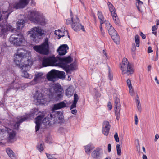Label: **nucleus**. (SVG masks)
<instances>
[{
  "label": "nucleus",
  "mask_w": 159,
  "mask_h": 159,
  "mask_svg": "<svg viewBox=\"0 0 159 159\" xmlns=\"http://www.w3.org/2000/svg\"><path fill=\"white\" fill-rule=\"evenodd\" d=\"M73 60L70 56L63 57L53 56L45 57L43 59L42 65L44 67L49 66H58L62 68L67 74H71L70 71L75 69V64L72 63L68 65L67 64L71 63Z\"/></svg>",
  "instance_id": "f257e3e1"
},
{
  "label": "nucleus",
  "mask_w": 159,
  "mask_h": 159,
  "mask_svg": "<svg viewBox=\"0 0 159 159\" xmlns=\"http://www.w3.org/2000/svg\"><path fill=\"white\" fill-rule=\"evenodd\" d=\"M11 11H3L1 13L0 16V27L2 28L1 29V34L2 35H5L7 34L8 31L12 32L13 27L7 24V20Z\"/></svg>",
  "instance_id": "f03ea898"
},
{
  "label": "nucleus",
  "mask_w": 159,
  "mask_h": 159,
  "mask_svg": "<svg viewBox=\"0 0 159 159\" xmlns=\"http://www.w3.org/2000/svg\"><path fill=\"white\" fill-rule=\"evenodd\" d=\"M25 51L22 49H18L14 55V61L17 66L23 69L29 66L28 60L26 58Z\"/></svg>",
  "instance_id": "7ed1b4c3"
},
{
  "label": "nucleus",
  "mask_w": 159,
  "mask_h": 159,
  "mask_svg": "<svg viewBox=\"0 0 159 159\" xmlns=\"http://www.w3.org/2000/svg\"><path fill=\"white\" fill-rule=\"evenodd\" d=\"M27 18L32 22L42 25H44L46 23L44 17L38 11H30L28 12Z\"/></svg>",
  "instance_id": "20e7f679"
},
{
  "label": "nucleus",
  "mask_w": 159,
  "mask_h": 159,
  "mask_svg": "<svg viewBox=\"0 0 159 159\" xmlns=\"http://www.w3.org/2000/svg\"><path fill=\"white\" fill-rule=\"evenodd\" d=\"M49 43L48 39L46 37L41 45H35L33 47V48L39 53L47 55L49 53Z\"/></svg>",
  "instance_id": "39448f33"
},
{
  "label": "nucleus",
  "mask_w": 159,
  "mask_h": 159,
  "mask_svg": "<svg viewBox=\"0 0 159 159\" xmlns=\"http://www.w3.org/2000/svg\"><path fill=\"white\" fill-rule=\"evenodd\" d=\"M121 69L123 74H126L129 75L134 72L133 65L129 63L127 59L125 58H123L122 63L120 64Z\"/></svg>",
  "instance_id": "423d86ee"
},
{
  "label": "nucleus",
  "mask_w": 159,
  "mask_h": 159,
  "mask_svg": "<svg viewBox=\"0 0 159 159\" xmlns=\"http://www.w3.org/2000/svg\"><path fill=\"white\" fill-rule=\"evenodd\" d=\"M65 77V73L64 71L55 70H52L48 73L47 75L48 80L50 81H54L56 78L64 79Z\"/></svg>",
  "instance_id": "0eeeda50"
},
{
  "label": "nucleus",
  "mask_w": 159,
  "mask_h": 159,
  "mask_svg": "<svg viewBox=\"0 0 159 159\" xmlns=\"http://www.w3.org/2000/svg\"><path fill=\"white\" fill-rule=\"evenodd\" d=\"M10 42L15 46H21L25 42L23 36L21 34L11 35L9 38Z\"/></svg>",
  "instance_id": "6e6552de"
},
{
  "label": "nucleus",
  "mask_w": 159,
  "mask_h": 159,
  "mask_svg": "<svg viewBox=\"0 0 159 159\" xmlns=\"http://www.w3.org/2000/svg\"><path fill=\"white\" fill-rule=\"evenodd\" d=\"M52 97L55 100H58L63 97V89L61 86L56 85L50 90Z\"/></svg>",
  "instance_id": "1a4fd4ad"
},
{
  "label": "nucleus",
  "mask_w": 159,
  "mask_h": 159,
  "mask_svg": "<svg viewBox=\"0 0 159 159\" xmlns=\"http://www.w3.org/2000/svg\"><path fill=\"white\" fill-rule=\"evenodd\" d=\"M50 125L55 123H60L61 122L63 115L60 112L52 113L49 115Z\"/></svg>",
  "instance_id": "9d476101"
},
{
  "label": "nucleus",
  "mask_w": 159,
  "mask_h": 159,
  "mask_svg": "<svg viewBox=\"0 0 159 159\" xmlns=\"http://www.w3.org/2000/svg\"><path fill=\"white\" fill-rule=\"evenodd\" d=\"M71 21V26L74 31H77L82 30L83 31H85L84 27L82 25L79 19L76 16L72 18Z\"/></svg>",
  "instance_id": "9b49d317"
},
{
  "label": "nucleus",
  "mask_w": 159,
  "mask_h": 159,
  "mask_svg": "<svg viewBox=\"0 0 159 159\" xmlns=\"http://www.w3.org/2000/svg\"><path fill=\"white\" fill-rule=\"evenodd\" d=\"M34 98L37 105L43 104L46 102L43 94L38 91H36L34 94Z\"/></svg>",
  "instance_id": "f8f14e48"
},
{
  "label": "nucleus",
  "mask_w": 159,
  "mask_h": 159,
  "mask_svg": "<svg viewBox=\"0 0 159 159\" xmlns=\"http://www.w3.org/2000/svg\"><path fill=\"white\" fill-rule=\"evenodd\" d=\"M115 111L116 119L118 120L120 118V99L115 97L114 99Z\"/></svg>",
  "instance_id": "ddd939ff"
},
{
  "label": "nucleus",
  "mask_w": 159,
  "mask_h": 159,
  "mask_svg": "<svg viewBox=\"0 0 159 159\" xmlns=\"http://www.w3.org/2000/svg\"><path fill=\"white\" fill-rule=\"evenodd\" d=\"M20 82V81L15 80L13 81L9 85L8 88L6 89V90L5 91L6 93H7L8 91L11 89H13L15 90H17L21 87Z\"/></svg>",
  "instance_id": "4468645a"
},
{
  "label": "nucleus",
  "mask_w": 159,
  "mask_h": 159,
  "mask_svg": "<svg viewBox=\"0 0 159 159\" xmlns=\"http://www.w3.org/2000/svg\"><path fill=\"white\" fill-rule=\"evenodd\" d=\"M108 4L109 10L111 12L112 16L115 23L116 24H119V21L115 10L114 7L113 5L110 2H108Z\"/></svg>",
  "instance_id": "2eb2a0df"
},
{
  "label": "nucleus",
  "mask_w": 159,
  "mask_h": 159,
  "mask_svg": "<svg viewBox=\"0 0 159 159\" xmlns=\"http://www.w3.org/2000/svg\"><path fill=\"white\" fill-rule=\"evenodd\" d=\"M30 0H20L19 2H16L13 6V8L16 9L23 8L27 6Z\"/></svg>",
  "instance_id": "dca6fc26"
},
{
  "label": "nucleus",
  "mask_w": 159,
  "mask_h": 159,
  "mask_svg": "<svg viewBox=\"0 0 159 159\" xmlns=\"http://www.w3.org/2000/svg\"><path fill=\"white\" fill-rule=\"evenodd\" d=\"M69 48L66 44H63L59 47L57 51L59 56L64 55L67 52V50Z\"/></svg>",
  "instance_id": "f3484780"
},
{
  "label": "nucleus",
  "mask_w": 159,
  "mask_h": 159,
  "mask_svg": "<svg viewBox=\"0 0 159 159\" xmlns=\"http://www.w3.org/2000/svg\"><path fill=\"white\" fill-rule=\"evenodd\" d=\"M4 129L6 131V132L5 134L6 133H7L8 134V141L11 142H13L14 139H15L16 135V132L12 130L9 128L5 127V129Z\"/></svg>",
  "instance_id": "a211bd4d"
},
{
  "label": "nucleus",
  "mask_w": 159,
  "mask_h": 159,
  "mask_svg": "<svg viewBox=\"0 0 159 159\" xmlns=\"http://www.w3.org/2000/svg\"><path fill=\"white\" fill-rule=\"evenodd\" d=\"M26 117H17L16 119L18 120L15 123H12L15 129H18L20 124L21 123L28 119L29 118L28 116H29V115H26Z\"/></svg>",
  "instance_id": "6ab92c4d"
},
{
  "label": "nucleus",
  "mask_w": 159,
  "mask_h": 159,
  "mask_svg": "<svg viewBox=\"0 0 159 159\" xmlns=\"http://www.w3.org/2000/svg\"><path fill=\"white\" fill-rule=\"evenodd\" d=\"M43 74L42 72L38 73L35 74V77L33 80L30 83V84L33 85L38 83L43 78Z\"/></svg>",
  "instance_id": "aec40b11"
},
{
  "label": "nucleus",
  "mask_w": 159,
  "mask_h": 159,
  "mask_svg": "<svg viewBox=\"0 0 159 159\" xmlns=\"http://www.w3.org/2000/svg\"><path fill=\"white\" fill-rule=\"evenodd\" d=\"M110 125L108 121H104L103 123L102 132L106 136L108 134Z\"/></svg>",
  "instance_id": "412c9836"
},
{
  "label": "nucleus",
  "mask_w": 159,
  "mask_h": 159,
  "mask_svg": "<svg viewBox=\"0 0 159 159\" xmlns=\"http://www.w3.org/2000/svg\"><path fill=\"white\" fill-rule=\"evenodd\" d=\"M105 24L106 28L108 30L109 33L111 36L117 33L114 28L109 22H106Z\"/></svg>",
  "instance_id": "4be33fe9"
},
{
  "label": "nucleus",
  "mask_w": 159,
  "mask_h": 159,
  "mask_svg": "<svg viewBox=\"0 0 159 159\" xmlns=\"http://www.w3.org/2000/svg\"><path fill=\"white\" fill-rule=\"evenodd\" d=\"M43 117V116L39 115L35 118V123L36 124L35 130L36 132L38 131L39 129L40 124Z\"/></svg>",
  "instance_id": "5701e85b"
},
{
  "label": "nucleus",
  "mask_w": 159,
  "mask_h": 159,
  "mask_svg": "<svg viewBox=\"0 0 159 159\" xmlns=\"http://www.w3.org/2000/svg\"><path fill=\"white\" fill-rule=\"evenodd\" d=\"M31 30L34 31L39 36H42L44 34V31L39 27H34L31 29Z\"/></svg>",
  "instance_id": "b1692460"
},
{
  "label": "nucleus",
  "mask_w": 159,
  "mask_h": 159,
  "mask_svg": "<svg viewBox=\"0 0 159 159\" xmlns=\"http://www.w3.org/2000/svg\"><path fill=\"white\" fill-rule=\"evenodd\" d=\"M28 34H30V37L31 39L34 41L36 42L38 38V34L34 31L31 30V29L30 31L27 32Z\"/></svg>",
  "instance_id": "393cba45"
},
{
  "label": "nucleus",
  "mask_w": 159,
  "mask_h": 159,
  "mask_svg": "<svg viewBox=\"0 0 159 159\" xmlns=\"http://www.w3.org/2000/svg\"><path fill=\"white\" fill-rule=\"evenodd\" d=\"M66 107V104L63 102H61L55 104L54 105L53 109L56 110L61 109Z\"/></svg>",
  "instance_id": "a878e982"
},
{
  "label": "nucleus",
  "mask_w": 159,
  "mask_h": 159,
  "mask_svg": "<svg viewBox=\"0 0 159 159\" xmlns=\"http://www.w3.org/2000/svg\"><path fill=\"white\" fill-rule=\"evenodd\" d=\"M74 89L72 86H70L66 90V95L68 97L73 95L74 93Z\"/></svg>",
  "instance_id": "bb28decb"
},
{
  "label": "nucleus",
  "mask_w": 159,
  "mask_h": 159,
  "mask_svg": "<svg viewBox=\"0 0 159 159\" xmlns=\"http://www.w3.org/2000/svg\"><path fill=\"white\" fill-rule=\"evenodd\" d=\"M6 152L11 158L12 159H16V156L13 151L10 148H8L6 149Z\"/></svg>",
  "instance_id": "cd10ccee"
},
{
  "label": "nucleus",
  "mask_w": 159,
  "mask_h": 159,
  "mask_svg": "<svg viewBox=\"0 0 159 159\" xmlns=\"http://www.w3.org/2000/svg\"><path fill=\"white\" fill-rule=\"evenodd\" d=\"M85 151L88 155H89L91 150L94 149V147L93 144L89 143L87 145L84 146Z\"/></svg>",
  "instance_id": "c85d7f7f"
},
{
  "label": "nucleus",
  "mask_w": 159,
  "mask_h": 159,
  "mask_svg": "<svg viewBox=\"0 0 159 159\" xmlns=\"http://www.w3.org/2000/svg\"><path fill=\"white\" fill-rule=\"evenodd\" d=\"M79 97L78 95L76 93L74 94V99L73 103L70 106V109H72L76 107V104L78 102Z\"/></svg>",
  "instance_id": "c756f323"
},
{
  "label": "nucleus",
  "mask_w": 159,
  "mask_h": 159,
  "mask_svg": "<svg viewBox=\"0 0 159 159\" xmlns=\"http://www.w3.org/2000/svg\"><path fill=\"white\" fill-rule=\"evenodd\" d=\"M100 155V149H98L94 150L92 153V157L95 159H98Z\"/></svg>",
  "instance_id": "7c9ffc66"
},
{
  "label": "nucleus",
  "mask_w": 159,
  "mask_h": 159,
  "mask_svg": "<svg viewBox=\"0 0 159 159\" xmlns=\"http://www.w3.org/2000/svg\"><path fill=\"white\" fill-rule=\"evenodd\" d=\"M25 21L23 20H19L17 23V28L18 29H20L23 28L25 24Z\"/></svg>",
  "instance_id": "2f4dec72"
},
{
  "label": "nucleus",
  "mask_w": 159,
  "mask_h": 159,
  "mask_svg": "<svg viewBox=\"0 0 159 159\" xmlns=\"http://www.w3.org/2000/svg\"><path fill=\"white\" fill-rule=\"evenodd\" d=\"M111 37L116 44H118L120 43V38L117 33L111 36Z\"/></svg>",
  "instance_id": "473e14b6"
},
{
  "label": "nucleus",
  "mask_w": 159,
  "mask_h": 159,
  "mask_svg": "<svg viewBox=\"0 0 159 159\" xmlns=\"http://www.w3.org/2000/svg\"><path fill=\"white\" fill-rule=\"evenodd\" d=\"M98 18L100 20V23L103 24L105 23V20L104 19L103 16L100 11H98Z\"/></svg>",
  "instance_id": "72a5a7b5"
},
{
  "label": "nucleus",
  "mask_w": 159,
  "mask_h": 159,
  "mask_svg": "<svg viewBox=\"0 0 159 159\" xmlns=\"http://www.w3.org/2000/svg\"><path fill=\"white\" fill-rule=\"evenodd\" d=\"M49 116L48 115L47 117L45 118L43 120V123L45 125H50Z\"/></svg>",
  "instance_id": "f704fd0d"
},
{
  "label": "nucleus",
  "mask_w": 159,
  "mask_h": 159,
  "mask_svg": "<svg viewBox=\"0 0 159 159\" xmlns=\"http://www.w3.org/2000/svg\"><path fill=\"white\" fill-rule=\"evenodd\" d=\"M6 132V130L2 128H0V139H2L5 136V134Z\"/></svg>",
  "instance_id": "c9c22d12"
},
{
  "label": "nucleus",
  "mask_w": 159,
  "mask_h": 159,
  "mask_svg": "<svg viewBox=\"0 0 159 159\" xmlns=\"http://www.w3.org/2000/svg\"><path fill=\"white\" fill-rule=\"evenodd\" d=\"M37 148L39 151L40 152L43 151L44 149L43 143H41L38 144L37 146Z\"/></svg>",
  "instance_id": "e433bc0d"
},
{
  "label": "nucleus",
  "mask_w": 159,
  "mask_h": 159,
  "mask_svg": "<svg viewBox=\"0 0 159 159\" xmlns=\"http://www.w3.org/2000/svg\"><path fill=\"white\" fill-rule=\"evenodd\" d=\"M136 0L137 1V2L136 3V6L138 11H141L140 8L141 6L143 5V3L142 1H140V0Z\"/></svg>",
  "instance_id": "4c0bfd02"
},
{
  "label": "nucleus",
  "mask_w": 159,
  "mask_h": 159,
  "mask_svg": "<svg viewBox=\"0 0 159 159\" xmlns=\"http://www.w3.org/2000/svg\"><path fill=\"white\" fill-rule=\"evenodd\" d=\"M58 131L59 133H60L62 134H64L67 132V130L66 128H64L62 127H61L59 128Z\"/></svg>",
  "instance_id": "58836bf2"
},
{
  "label": "nucleus",
  "mask_w": 159,
  "mask_h": 159,
  "mask_svg": "<svg viewBox=\"0 0 159 159\" xmlns=\"http://www.w3.org/2000/svg\"><path fill=\"white\" fill-rule=\"evenodd\" d=\"M135 40L136 43V46L139 47V46L140 40L139 37L138 35H136L135 37Z\"/></svg>",
  "instance_id": "ea45409f"
},
{
  "label": "nucleus",
  "mask_w": 159,
  "mask_h": 159,
  "mask_svg": "<svg viewBox=\"0 0 159 159\" xmlns=\"http://www.w3.org/2000/svg\"><path fill=\"white\" fill-rule=\"evenodd\" d=\"M116 148L118 155L120 156L121 155V148L120 145L117 144L116 145Z\"/></svg>",
  "instance_id": "a19ab883"
},
{
  "label": "nucleus",
  "mask_w": 159,
  "mask_h": 159,
  "mask_svg": "<svg viewBox=\"0 0 159 159\" xmlns=\"http://www.w3.org/2000/svg\"><path fill=\"white\" fill-rule=\"evenodd\" d=\"M65 33H66L67 34V35L68 38H70V36L68 34V33L67 31H64L63 32H62L60 30V34H61V35H60L59 37L58 38V39H59L61 37H64L65 35L64 33L65 34Z\"/></svg>",
  "instance_id": "79ce46f5"
},
{
  "label": "nucleus",
  "mask_w": 159,
  "mask_h": 159,
  "mask_svg": "<svg viewBox=\"0 0 159 159\" xmlns=\"http://www.w3.org/2000/svg\"><path fill=\"white\" fill-rule=\"evenodd\" d=\"M102 24H101V23H100V33H101V35L103 36H105V33L104 32V31H103L102 28Z\"/></svg>",
  "instance_id": "37998d69"
},
{
  "label": "nucleus",
  "mask_w": 159,
  "mask_h": 159,
  "mask_svg": "<svg viewBox=\"0 0 159 159\" xmlns=\"http://www.w3.org/2000/svg\"><path fill=\"white\" fill-rule=\"evenodd\" d=\"M137 107L138 111L139 112H141V111L142 109L141 108V105L140 102H139L138 103H137Z\"/></svg>",
  "instance_id": "c03bdc74"
},
{
  "label": "nucleus",
  "mask_w": 159,
  "mask_h": 159,
  "mask_svg": "<svg viewBox=\"0 0 159 159\" xmlns=\"http://www.w3.org/2000/svg\"><path fill=\"white\" fill-rule=\"evenodd\" d=\"M114 138L116 142H118L119 141V137L117 132H116L114 135Z\"/></svg>",
  "instance_id": "a18cd8bd"
},
{
  "label": "nucleus",
  "mask_w": 159,
  "mask_h": 159,
  "mask_svg": "<svg viewBox=\"0 0 159 159\" xmlns=\"http://www.w3.org/2000/svg\"><path fill=\"white\" fill-rule=\"evenodd\" d=\"M22 76L26 78H28L29 77V74L26 71H24L23 72Z\"/></svg>",
  "instance_id": "49530a36"
},
{
  "label": "nucleus",
  "mask_w": 159,
  "mask_h": 159,
  "mask_svg": "<svg viewBox=\"0 0 159 159\" xmlns=\"http://www.w3.org/2000/svg\"><path fill=\"white\" fill-rule=\"evenodd\" d=\"M127 84L128 85V86L129 88L131 87V81L129 79H127L126 81Z\"/></svg>",
  "instance_id": "de8ad7c7"
},
{
  "label": "nucleus",
  "mask_w": 159,
  "mask_h": 159,
  "mask_svg": "<svg viewBox=\"0 0 159 159\" xmlns=\"http://www.w3.org/2000/svg\"><path fill=\"white\" fill-rule=\"evenodd\" d=\"M60 30H56L55 32V34L56 35H57L58 36V37H59L60 35H61V34H60Z\"/></svg>",
  "instance_id": "09e8293b"
},
{
  "label": "nucleus",
  "mask_w": 159,
  "mask_h": 159,
  "mask_svg": "<svg viewBox=\"0 0 159 159\" xmlns=\"http://www.w3.org/2000/svg\"><path fill=\"white\" fill-rule=\"evenodd\" d=\"M108 78L109 79L111 80L113 79V76L111 74L110 72V69H109V71L108 73Z\"/></svg>",
  "instance_id": "8fccbe9b"
},
{
  "label": "nucleus",
  "mask_w": 159,
  "mask_h": 159,
  "mask_svg": "<svg viewBox=\"0 0 159 159\" xmlns=\"http://www.w3.org/2000/svg\"><path fill=\"white\" fill-rule=\"evenodd\" d=\"M136 48L135 46V44L134 43L132 44V48L131 49V50L133 52H135L136 50Z\"/></svg>",
  "instance_id": "3c124183"
},
{
  "label": "nucleus",
  "mask_w": 159,
  "mask_h": 159,
  "mask_svg": "<svg viewBox=\"0 0 159 159\" xmlns=\"http://www.w3.org/2000/svg\"><path fill=\"white\" fill-rule=\"evenodd\" d=\"M129 88V92H130V93L131 95L132 96H133L134 93L133 92V89H132V87H131Z\"/></svg>",
  "instance_id": "603ef678"
},
{
  "label": "nucleus",
  "mask_w": 159,
  "mask_h": 159,
  "mask_svg": "<svg viewBox=\"0 0 159 159\" xmlns=\"http://www.w3.org/2000/svg\"><path fill=\"white\" fill-rule=\"evenodd\" d=\"M46 154L48 159H52L53 157H52V156L50 154L47 153H46Z\"/></svg>",
  "instance_id": "864d4df0"
},
{
  "label": "nucleus",
  "mask_w": 159,
  "mask_h": 159,
  "mask_svg": "<svg viewBox=\"0 0 159 159\" xmlns=\"http://www.w3.org/2000/svg\"><path fill=\"white\" fill-rule=\"evenodd\" d=\"M107 106L110 110H111L112 108V106L111 103L110 102H109L108 103Z\"/></svg>",
  "instance_id": "5fc2aeb1"
},
{
  "label": "nucleus",
  "mask_w": 159,
  "mask_h": 159,
  "mask_svg": "<svg viewBox=\"0 0 159 159\" xmlns=\"http://www.w3.org/2000/svg\"><path fill=\"white\" fill-rule=\"evenodd\" d=\"M140 35L142 37L143 39H144L146 38L145 35L142 32H140Z\"/></svg>",
  "instance_id": "6e6d98bb"
},
{
  "label": "nucleus",
  "mask_w": 159,
  "mask_h": 159,
  "mask_svg": "<svg viewBox=\"0 0 159 159\" xmlns=\"http://www.w3.org/2000/svg\"><path fill=\"white\" fill-rule=\"evenodd\" d=\"M138 119L137 117V115L136 114L135 116V124L137 125L138 124Z\"/></svg>",
  "instance_id": "4d7b16f0"
},
{
  "label": "nucleus",
  "mask_w": 159,
  "mask_h": 159,
  "mask_svg": "<svg viewBox=\"0 0 159 159\" xmlns=\"http://www.w3.org/2000/svg\"><path fill=\"white\" fill-rule=\"evenodd\" d=\"M111 146L110 144H109L108 145V150L109 152H110L111 150Z\"/></svg>",
  "instance_id": "13d9d810"
},
{
  "label": "nucleus",
  "mask_w": 159,
  "mask_h": 159,
  "mask_svg": "<svg viewBox=\"0 0 159 159\" xmlns=\"http://www.w3.org/2000/svg\"><path fill=\"white\" fill-rule=\"evenodd\" d=\"M153 52V51L152 50V48L150 47H149L148 48V53H150Z\"/></svg>",
  "instance_id": "bf43d9fd"
},
{
  "label": "nucleus",
  "mask_w": 159,
  "mask_h": 159,
  "mask_svg": "<svg viewBox=\"0 0 159 159\" xmlns=\"http://www.w3.org/2000/svg\"><path fill=\"white\" fill-rule=\"evenodd\" d=\"M159 135L157 134H156L155 136V138L154 139V140L155 141H156L157 139L159 138Z\"/></svg>",
  "instance_id": "052dcab7"
},
{
  "label": "nucleus",
  "mask_w": 159,
  "mask_h": 159,
  "mask_svg": "<svg viewBox=\"0 0 159 159\" xmlns=\"http://www.w3.org/2000/svg\"><path fill=\"white\" fill-rule=\"evenodd\" d=\"M77 111L76 110H72L71 111V113L72 114H75L77 113Z\"/></svg>",
  "instance_id": "680f3d73"
},
{
  "label": "nucleus",
  "mask_w": 159,
  "mask_h": 159,
  "mask_svg": "<svg viewBox=\"0 0 159 159\" xmlns=\"http://www.w3.org/2000/svg\"><path fill=\"white\" fill-rule=\"evenodd\" d=\"M70 23V21L69 19L66 20V23L67 25L69 24Z\"/></svg>",
  "instance_id": "e2e57ef3"
},
{
  "label": "nucleus",
  "mask_w": 159,
  "mask_h": 159,
  "mask_svg": "<svg viewBox=\"0 0 159 159\" xmlns=\"http://www.w3.org/2000/svg\"><path fill=\"white\" fill-rule=\"evenodd\" d=\"M70 16H71V20L72 19V18H73V17H74V16H73L72 14V11H71V10H70Z\"/></svg>",
  "instance_id": "0e129e2a"
},
{
  "label": "nucleus",
  "mask_w": 159,
  "mask_h": 159,
  "mask_svg": "<svg viewBox=\"0 0 159 159\" xmlns=\"http://www.w3.org/2000/svg\"><path fill=\"white\" fill-rule=\"evenodd\" d=\"M157 29V28L155 26H154L152 27V30L153 31H155Z\"/></svg>",
  "instance_id": "69168bd1"
},
{
  "label": "nucleus",
  "mask_w": 159,
  "mask_h": 159,
  "mask_svg": "<svg viewBox=\"0 0 159 159\" xmlns=\"http://www.w3.org/2000/svg\"><path fill=\"white\" fill-rule=\"evenodd\" d=\"M143 159H147V157L145 155L143 154L142 157Z\"/></svg>",
  "instance_id": "338daca9"
},
{
  "label": "nucleus",
  "mask_w": 159,
  "mask_h": 159,
  "mask_svg": "<svg viewBox=\"0 0 159 159\" xmlns=\"http://www.w3.org/2000/svg\"><path fill=\"white\" fill-rule=\"evenodd\" d=\"M155 80L156 81V83L157 84H159V82L158 80L157 79V77L155 78Z\"/></svg>",
  "instance_id": "774afa93"
}]
</instances>
